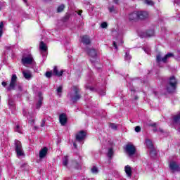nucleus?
Listing matches in <instances>:
<instances>
[{"label": "nucleus", "mask_w": 180, "mask_h": 180, "mask_svg": "<svg viewBox=\"0 0 180 180\" xmlns=\"http://www.w3.org/2000/svg\"><path fill=\"white\" fill-rule=\"evenodd\" d=\"M21 61L23 65L32 64L33 63V56H32L30 54L27 56H23Z\"/></svg>", "instance_id": "obj_7"}, {"label": "nucleus", "mask_w": 180, "mask_h": 180, "mask_svg": "<svg viewBox=\"0 0 180 180\" xmlns=\"http://www.w3.org/2000/svg\"><path fill=\"white\" fill-rule=\"evenodd\" d=\"M144 4H146V5H150V6H153V5H154V1L152 0H145Z\"/></svg>", "instance_id": "obj_24"}, {"label": "nucleus", "mask_w": 180, "mask_h": 180, "mask_svg": "<svg viewBox=\"0 0 180 180\" xmlns=\"http://www.w3.org/2000/svg\"><path fill=\"white\" fill-rule=\"evenodd\" d=\"M146 34L148 37H151V36H154V30H150L148 31Z\"/></svg>", "instance_id": "obj_33"}, {"label": "nucleus", "mask_w": 180, "mask_h": 180, "mask_svg": "<svg viewBox=\"0 0 180 180\" xmlns=\"http://www.w3.org/2000/svg\"><path fill=\"white\" fill-rule=\"evenodd\" d=\"M103 95H105V92H104V94Z\"/></svg>", "instance_id": "obj_50"}, {"label": "nucleus", "mask_w": 180, "mask_h": 180, "mask_svg": "<svg viewBox=\"0 0 180 180\" xmlns=\"http://www.w3.org/2000/svg\"><path fill=\"white\" fill-rule=\"evenodd\" d=\"M63 164L64 167H67L68 165V156H65L63 159Z\"/></svg>", "instance_id": "obj_22"}, {"label": "nucleus", "mask_w": 180, "mask_h": 180, "mask_svg": "<svg viewBox=\"0 0 180 180\" xmlns=\"http://www.w3.org/2000/svg\"><path fill=\"white\" fill-rule=\"evenodd\" d=\"M77 13L78 15H81V13H82V10L79 11Z\"/></svg>", "instance_id": "obj_43"}, {"label": "nucleus", "mask_w": 180, "mask_h": 180, "mask_svg": "<svg viewBox=\"0 0 180 180\" xmlns=\"http://www.w3.org/2000/svg\"><path fill=\"white\" fill-rule=\"evenodd\" d=\"M124 171L127 175L130 178L131 176V167L129 165H127L124 167Z\"/></svg>", "instance_id": "obj_20"}, {"label": "nucleus", "mask_w": 180, "mask_h": 180, "mask_svg": "<svg viewBox=\"0 0 180 180\" xmlns=\"http://www.w3.org/2000/svg\"><path fill=\"white\" fill-rule=\"evenodd\" d=\"M128 19H129V20H131V21L136 20V19H139V15L137 14V11L131 13L128 16Z\"/></svg>", "instance_id": "obj_14"}, {"label": "nucleus", "mask_w": 180, "mask_h": 180, "mask_svg": "<svg viewBox=\"0 0 180 180\" xmlns=\"http://www.w3.org/2000/svg\"><path fill=\"white\" fill-rule=\"evenodd\" d=\"M176 79L175 77L172 76L168 80L167 84L166 85V90L169 94H172V92H175V89H176Z\"/></svg>", "instance_id": "obj_3"}, {"label": "nucleus", "mask_w": 180, "mask_h": 180, "mask_svg": "<svg viewBox=\"0 0 180 180\" xmlns=\"http://www.w3.org/2000/svg\"><path fill=\"white\" fill-rule=\"evenodd\" d=\"M101 26L102 29H106L108 27V23H106V22H103V23H101Z\"/></svg>", "instance_id": "obj_35"}, {"label": "nucleus", "mask_w": 180, "mask_h": 180, "mask_svg": "<svg viewBox=\"0 0 180 180\" xmlns=\"http://www.w3.org/2000/svg\"><path fill=\"white\" fill-rule=\"evenodd\" d=\"M15 147L18 157H22V155H25V152H23V148H22V143L20 141H15Z\"/></svg>", "instance_id": "obj_4"}, {"label": "nucleus", "mask_w": 180, "mask_h": 180, "mask_svg": "<svg viewBox=\"0 0 180 180\" xmlns=\"http://www.w3.org/2000/svg\"><path fill=\"white\" fill-rule=\"evenodd\" d=\"M109 126L110 128L112 129V130H117V124H116L115 123H110Z\"/></svg>", "instance_id": "obj_25"}, {"label": "nucleus", "mask_w": 180, "mask_h": 180, "mask_svg": "<svg viewBox=\"0 0 180 180\" xmlns=\"http://www.w3.org/2000/svg\"><path fill=\"white\" fill-rule=\"evenodd\" d=\"M39 49L41 51L46 53V51H47V44H46L44 41H41L39 44Z\"/></svg>", "instance_id": "obj_19"}, {"label": "nucleus", "mask_w": 180, "mask_h": 180, "mask_svg": "<svg viewBox=\"0 0 180 180\" xmlns=\"http://www.w3.org/2000/svg\"><path fill=\"white\" fill-rule=\"evenodd\" d=\"M22 75L24 78H25V79H27L28 81L32 79V73L29 70H23Z\"/></svg>", "instance_id": "obj_15"}, {"label": "nucleus", "mask_w": 180, "mask_h": 180, "mask_svg": "<svg viewBox=\"0 0 180 180\" xmlns=\"http://www.w3.org/2000/svg\"><path fill=\"white\" fill-rule=\"evenodd\" d=\"M73 146H74L75 148H77V143H74Z\"/></svg>", "instance_id": "obj_45"}, {"label": "nucleus", "mask_w": 180, "mask_h": 180, "mask_svg": "<svg viewBox=\"0 0 180 180\" xmlns=\"http://www.w3.org/2000/svg\"><path fill=\"white\" fill-rule=\"evenodd\" d=\"M59 121L60 124L62 126H65L67 124L68 119H67V115L62 113L59 115Z\"/></svg>", "instance_id": "obj_9"}, {"label": "nucleus", "mask_w": 180, "mask_h": 180, "mask_svg": "<svg viewBox=\"0 0 180 180\" xmlns=\"http://www.w3.org/2000/svg\"><path fill=\"white\" fill-rule=\"evenodd\" d=\"M113 47H115V50H117V45L116 44V41L112 42Z\"/></svg>", "instance_id": "obj_38"}, {"label": "nucleus", "mask_w": 180, "mask_h": 180, "mask_svg": "<svg viewBox=\"0 0 180 180\" xmlns=\"http://www.w3.org/2000/svg\"><path fill=\"white\" fill-rule=\"evenodd\" d=\"M146 147H148V150H150V154L151 157H155V155H157V152H155V150L154 149V144H153L151 140L146 139Z\"/></svg>", "instance_id": "obj_5"}, {"label": "nucleus", "mask_w": 180, "mask_h": 180, "mask_svg": "<svg viewBox=\"0 0 180 180\" xmlns=\"http://www.w3.org/2000/svg\"><path fill=\"white\" fill-rule=\"evenodd\" d=\"M85 136H86L85 131H81L76 135V140H77V141H82V140L85 139Z\"/></svg>", "instance_id": "obj_12"}, {"label": "nucleus", "mask_w": 180, "mask_h": 180, "mask_svg": "<svg viewBox=\"0 0 180 180\" xmlns=\"http://www.w3.org/2000/svg\"><path fill=\"white\" fill-rule=\"evenodd\" d=\"M150 126H152V127H155V126H157V124L156 123H153Z\"/></svg>", "instance_id": "obj_42"}, {"label": "nucleus", "mask_w": 180, "mask_h": 180, "mask_svg": "<svg viewBox=\"0 0 180 180\" xmlns=\"http://www.w3.org/2000/svg\"><path fill=\"white\" fill-rule=\"evenodd\" d=\"M169 168L173 172H175V171H179V165H177L176 162H170L169 163Z\"/></svg>", "instance_id": "obj_10"}, {"label": "nucleus", "mask_w": 180, "mask_h": 180, "mask_svg": "<svg viewBox=\"0 0 180 180\" xmlns=\"http://www.w3.org/2000/svg\"><path fill=\"white\" fill-rule=\"evenodd\" d=\"M92 174H98V167H96V166H94L91 169Z\"/></svg>", "instance_id": "obj_32"}, {"label": "nucleus", "mask_w": 180, "mask_h": 180, "mask_svg": "<svg viewBox=\"0 0 180 180\" xmlns=\"http://www.w3.org/2000/svg\"><path fill=\"white\" fill-rule=\"evenodd\" d=\"M47 151H48V149L46 147H44L39 151V158L41 160H43V158H44V157L47 155Z\"/></svg>", "instance_id": "obj_16"}, {"label": "nucleus", "mask_w": 180, "mask_h": 180, "mask_svg": "<svg viewBox=\"0 0 180 180\" xmlns=\"http://www.w3.org/2000/svg\"><path fill=\"white\" fill-rule=\"evenodd\" d=\"M143 50L146 54H151V49L150 47L143 48Z\"/></svg>", "instance_id": "obj_34"}, {"label": "nucleus", "mask_w": 180, "mask_h": 180, "mask_svg": "<svg viewBox=\"0 0 180 180\" xmlns=\"http://www.w3.org/2000/svg\"><path fill=\"white\" fill-rule=\"evenodd\" d=\"M39 99L37 103V109H40L41 104L43 103V97H41V94L39 93Z\"/></svg>", "instance_id": "obj_21"}, {"label": "nucleus", "mask_w": 180, "mask_h": 180, "mask_svg": "<svg viewBox=\"0 0 180 180\" xmlns=\"http://www.w3.org/2000/svg\"><path fill=\"white\" fill-rule=\"evenodd\" d=\"M4 33V22H0V37H2Z\"/></svg>", "instance_id": "obj_23"}, {"label": "nucleus", "mask_w": 180, "mask_h": 180, "mask_svg": "<svg viewBox=\"0 0 180 180\" xmlns=\"http://www.w3.org/2000/svg\"><path fill=\"white\" fill-rule=\"evenodd\" d=\"M131 91H133V89H131Z\"/></svg>", "instance_id": "obj_49"}, {"label": "nucleus", "mask_w": 180, "mask_h": 180, "mask_svg": "<svg viewBox=\"0 0 180 180\" xmlns=\"http://www.w3.org/2000/svg\"><path fill=\"white\" fill-rule=\"evenodd\" d=\"M124 58L127 61L131 60V56H130V53H129V52H126Z\"/></svg>", "instance_id": "obj_27"}, {"label": "nucleus", "mask_w": 180, "mask_h": 180, "mask_svg": "<svg viewBox=\"0 0 180 180\" xmlns=\"http://www.w3.org/2000/svg\"><path fill=\"white\" fill-rule=\"evenodd\" d=\"M125 151L129 157H131L136 154V147L133 144L129 143L125 147Z\"/></svg>", "instance_id": "obj_6"}, {"label": "nucleus", "mask_w": 180, "mask_h": 180, "mask_svg": "<svg viewBox=\"0 0 180 180\" xmlns=\"http://www.w3.org/2000/svg\"><path fill=\"white\" fill-rule=\"evenodd\" d=\"M138 19H147L148 13L146 11H137Z\"/></svg>", "instance_id": "obj_11"}, {"label": "nucleus", "mask_w": 180, "mask_h": 180, "mask_svg": "<svg viewBox=\"0 0 180 180\" xmlns=\"http://www.w3.org/2000/svg\"><path fill=\"white\" fill-rule=\"evenodd\" d=\"M87 88V89H92V88H91V87H86Z\"/></svg>", "instance_id": "obj_46"}, {"label": "nucleus", "mask_w": 180, "mask_h": 180, "mask_svg": "<svg viewBox=\"0 0 180 180\" xmlns=\"http://www.w3.org/2000/svg\"><path fill=\"white\" fill-rule=\"evenodd\" d=\"M108 9H109V12H113V11H115V7L111 6V7L108 8Z\"/></svg>", "instance_id": "obj_39"}, {"label": "nucleus", "mask_w": 180, "mask_h": 180, "mask_svg": "<svg viewBox=\"0 0 180 180\" xmlns=\"http://www.w3.org/2000/svg\"><path fill=\"white\" fill-rule=\"evenodd\" d=\"M15 131H16L17 133H20V134H22V129L20 128V126L16 125V126H15Z\"/></svg>", "instance_id": "obj_29"}, {"label": "nucleus", "mask_w": 180, "mask_h": 180, "mask_svg": "<svg viewBox=\"0 0 180 180\" xmlns=\"http://www.w3.org/2000/svg\"><path fill=\"white\" fill-rule=\"evenodd\" d=\"M53 70L49 71L46 72V78H51L53 77Z\"/></svg>", "instance_id": "obj_28"}, {"label": "nucleus", "mask_w": 180, "mask_h": 180, "mask_svg": "<svg viewBox=\"0 0 180 180\" xmlns=\"http://www.w3.org/2000/svg\"><path fill=\"white\" fill-rule=\"evenodd\" d=\"M82 43L86 45L91 44V39L87 35H84L82 37Z\"/></svg>", "instance_id": "obj_17"}, {"label": "nucleus", "mask_w": 180, "mask_h": 180, "mask_svg": "<svg viewBox=\"0 0 180 180\" xmlns=\"http://www.w3.org/2000/svg\"><path fill=\"white\" fill-rule=\"evenodd\" d=\"M45 124H46V120H42L41 123V127H44Z\"/></svg>", "instance_id": "obj_37"}, {"label": "nucleus", "mask_w": 180, "mask_h": 180, "mask_svg": "<svg viewBox=\"0 0 180 180\" xmlns=\"http://www.w3.org/2000/svg\"><path fill=\"white\" fill-rule=\"evenodd\" d=\"M1 85H3L4 86H6V82H3L1 83Z\"/></svg>", "instance_id": "obj_41"}, {"label": "nucleus", "mask_w": 180, "mask_h": 180, "mask_svg": "<svg viewBox=\"0 0 180 180\" xmlns=\"http://www.w3.org/2000/svg\"><path fill=\"white\" fill-rule=\"evenodd\" d=\"M160 131L161 133H162V131H162V129H160Z\"/></svg>", "instance_id": "obj_47"}, {"label": "nucleus", "mask_w": 180, "mask_h": 180, "mask_svg": "<svg viewBox=\"0 0 180 180\" xmlns=\"http://www.w3.org/2000/svg\"><path fill=\"white\" fill-rule=\"evenodd\" d=\"M65 8V6H64L63 4H61L60 6H59L58 7V12L60 13V12H63L64 11V8Z\"/></svg>", "instance_id": "obj_26"}, {"label": "nucleus", "mask_w": 180, "mask_h": 180, "mask_svg": "<svg viewBox=\"0 0 180 180\" xmlns=\"http://www.w3.org/2000/svg\"><path fill=\"white\" fill-rule=\"evenodd\" d=\"M171 57H174V54L169 53L167 55H165V56L162 58H161V55H158L156 56V60L158 63H160V61H162V63H167V60H168V58H171Z\"/></svg>", "instance_id": "obj_8"}, {"label": "nucleus", "mask_w": 180, "mask_h": 180, "mask_svg": "<svg viewBox=\"0 0 180 180\" xmlns=\"http://www.w3.org/2000/svg\"><path fill=\"white\" fill-rule=\"evenodd\" d=\"M24 2H26V0H23Z\"/></svg>", "instance_id": "obj_48"}, {"label": "nucleus", "mask_w": 180, "mask_h": 180, "mask_svg": "<svg viewBox=\"0 0 180 180\" xmlns=\"http://www.w3.org/2000/svg\"><path fill=\"white\" fill-rule=\"evenodd\" d=\"M64 72V70L58 71V68L57 66H55L53 68V70H52L53 75H55L56 77H61Z\"/></svg>", "instance_id": "obj_13"}, {"label": "nucleus", "mask_w": 180, "mask_h": 180, "mask_svg": "<svg viewBox=\"0 0 180 180\" xmlns=\"http://www.w3.org/2000/svg\"><path fill=\"white\" fill-rule=\"evenodd\" d=\"M141 130V128L140 127L137 126L135 127V131L136 133H140Z\"/></svg>", "instance_id": "obj_36"}, {"label": "nucleus", "mask_w": 180, "mask_h": 180, "mask_svg": "<svg viewBox=\"0 0 180 180\" xmlns=\"http://www.w3.org/2000/svg\"><path fill=\"white\" fill-rule=\"evenodd\" d=\"M57 94L59 96H61V92H63V86H60L58 89H57Z\"/></svg>", "instance_id": "obj_31"}, {"label": "nucleus", "mask_w": 180, "mask_h": 180, "mask_svg": "<svg viewBox=\"0 0 180 180\" xmlns=\"http://www.w3.org/2000/svg\"><path fill=\"white\" fill-rule=\"evenodd\" d=\"M68 98L72 102L75 103L77 101L81 99V95L79 94V89L77 86L72 87V91L68 94Z\"/></svg>", "instance_id": "obj_1"}, {"label": "nucleus", "mask_w": 180, "mask_h": 180, "mask_svg": "<svg viewBox=\"0 0 180 180\" xmlns=\"http://www.w3.org/2000/svg\"><path fill=\"white\" fill-rule=\"evenodd\" d=\"M115 4H119V0H113Z\"/></svg>", "instance_id": "obj_44"}, {"label": "nucleus", "mask_w": 180, "mask_h": 180, "mask_svg": "<svg viewBox=\"0 0 180 180\" xmlns=\"http://www.w3.org/2000/svg\"><path fill=\"white\" fill-rule=\"evenodd\" d=\"M112 156H113V149L112 148H110L108 150V157H109V158H112Z\"/></svg>", "instance_id": "obj_30"}, {"label": "nucleus", "mask_w": 180, "mask_h": 180, "mask_svg": "<svg viewBox=\"0 0 180 180\" xmlns=\"http://www.w3.org/2000/svg\"><path fill=\"white\" fill-rule=\"evenodd\" d=\"M86 51L92 58H95V57H96V51L95 49H86Z\"/></svg>", "instance_id": "obj_18"}, {"label": "nucleus", "mask_w": 180, "mask_h": 180, "mask_svg": "<svg viewBox=\"0 0 180 180\" xmlns=\"http://www.w3.org/2000/svg\"><path fill=\"white\" fill-rule=\"evenodd\" d=\"M18 89L19 91H22V84L18 82V76L16 75H13L11 79L9 86L8 87V91H13L15 89Z\"/></svg>", "instance_id": "obj_2"}, {"label": "nucleus", "mask_w": 180, "mask_h": 180, "mask_svg": "<svg viewBox=\"0 0 180 180\" xmlns=\"http://www.w3.org/2000/svg\"><path fill=\"white\" fill-rule=\"evenodd\" d=\"M29 122H30L31 124H33V123H34V120H33V119L30 120H29Z\"/></svg>", "instance_id": "obj_40"}]
</instances>
